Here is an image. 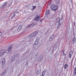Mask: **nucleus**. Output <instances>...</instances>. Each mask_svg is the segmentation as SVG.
<instances>
[{
  "label": "nucleus",
  "mask_w": 76,
  "mask_h": 76,
  "mask_svg": "<svg viewBox=\"0 0 76 76\" xmlns=\"http://www.w3.org/2000/svg\"><path fill=\"white\" fill-rule=\"evenodd\" d=\"M50 8L52 10L56 11L57 9V7L55 5H53L51 6Z\"/></svg>",
  "instance_id": "nucleus-2"
},
{
  "label": "nucleus",
  "mask_w": 76,
  "mask_h": 76,
  "mask_svg": "<svg viewBox=\"0 0 76 76\" xmlns=\"http://www.w3.org/2000/svg\"><path fill=\"white\" fill-rule=\"evenodd\" d=\"M40 73H41V69H40L39 71L38 70H37L36 72L37 75H38L39 74H40Z\"/></svg>",
  "instance_id": "nucleus-13"
},
{
  "label": "nucleus",
  "mask_w": 76,
  "mask_h": 76,
  "mask_svg": "<svg viewBox=\"0 0 76 76\" xmlns=\"http://www.w3.org/2000/svg\"><path fill=\"white\" fill-rule=\"evenodd\" d=\"M74 25H75V23H74Z\"/></svg>",
  "instance_id": "nucleus-39"
},
{
  "label": "nucleus",
  "mask_w": 76,
  "mask_h": 76,
  "mask_svg": "<svg viewBox=\"0 0 76 76\" xmlns=\"http://www.w3.org/2000/svg\"><path fill=\"white\" fill-rule=\"evenodd\" d=\"M60 0H55V2L56 4H58L59 3V1Z\"/></svg>",
  "instance_id": "nucleus-23"
},
{
  "label": "nucleus",
  "mask_w": 76,
  "mask_h": 76,
  "mask_svg": "<svg viewBox=\"0 0 76 76\" xmlns=\"http://www.w3.org/2000/svg\"><path fill=\"white\" fill-rule=\"evenodd\" d=\"M12 17H15V14H13V15H12Z\"/></svg>",
  "instance_id": "nucleus-33"
},
{
  "label": "nucleus",
  "mask_w": 76,
  "mask_h": 76,
  "mask_svg": "<svg viewBox=\"0 0 76 76\" xmlns=\"http://www.w3.org/2000/svg\"><path fill=\"white\" fill-rule=\"evenodd\" d=\"M48 4H51V2L49 1L48 2Z\"/></svg>",
  "instance_id": "nucleus-28"
},
{
  "label": "nucleus",
  "mask_w": 76,
  "mask_h": 76,
  "mask_svg": "<svg viewBox=\"0 0 76 76\" xmlns=\"http://www.w3.org/2000/svg\"><path fill=\"white\" fill-rule=\"evenodd\" d=\"M47 72V71L45 70L42 73V75H41V76H44V75H45V73H46V72Z\"/></svg>",
  "instance_id": "nucleus-16"
},
{
  "label": "nucleus",
  "mask_w": 76,
  "mask_h": 76,
  "mask_svg": "<svg viewBox=\"0 0 76 76\" xmlns=\"http://www.w3.org/2000/svg\"><path fill=\"white\" fill-rule=\"evenodd\" d=\"M12 45H10L8 49V51L9 53H10L12 52Z\"/></svg>",
  "instance_id": "nucleus-4"
},
{
  "label": "nucleus",
  "mask_w": 76,
  "mask_h": 76,
  "mask_svg": "<svg viewBox=\"0 0 76 76\" xmlns=\"http://www.w3.org/2000/svg\"><path fill=\"white\" fill-rule=\"evenodd\" d=\"M2 61L1 66L2 68H4V66H5V62L6 61H5V59L2 58Z\"/></svg>",
  "instance_id": "nucleus-3"
},
{
  "label": "nucleus",
  "mask_w": 76,
  "mask_h": 76,
  "mask_svg": "<svg viewBox=\"0 0 76 76\" xmlns=\"http://www.w3.org/2000/svg\"><path fill=\"white\" fill-rule=\"evenodd\" d=\"M61 23H59V24H58V25L57 26V28H59L60 27V25H61Z\"/></svg>",
  "instance_id": "nucleus-20"
},
{
  "label": "nucleus",
  "mask_w": 76,
  "mask_h": 76,
  "mask_svg": "<svg viewBox=\"0 0 76 76\" xmlns=\"http://www.w3.org/2000/svg\"><path fill=\"white\" fill-rule=\"evenodd\" d=\"M55 46H56V45H55Z\"/></svg>",
  "instance_id": "nucleus-41"
},
{
  "label": "nucleus",
  "mask_w": 76,
  "mask_h": 76,
  "mask_svg": "<svg viewBox=\"0 0 76 76\" xmlns=\"http://www.w3.org/2000/svg\"><path fill=\"white\" fill-rule=\"evenodd\" d=\"M73 51H72L71 52H70V54H73Z\"/></svg>",
  "instance_id": "nucleus-27"
},
{
  "label": "nucleus",
  "mask_w": 76,
  "mask_h": 76,
  "mask_svg": "<svg viewBox=\"0 0 76 76\" xmlns=\"http://www.w3.org/2000/svg\"><path fill=\"white\" fill-rule=\"evenodd\" d=\"M39 17H37L36 18L34 19V20H35V21H37V22H39Z\"/></svg>",
  "instance_id": "nucleus-6"
},
{
  "label": "nucleus",
  "mask_w": 76,
  "mask_h": 76,
  "mask_svg": "<svg viewBox=\"0 0 76 76\" xmlns=\"http://www.w3.org/2000/svg\"><path fill=\"white\" fill-rule=\"evenodd\" d=\"M54 38V35H52L50 36V37L49 38V41H51L53 40V39Z\"/></svg>",
  "instance_id": "nucleus-5"
},
{
  "label": "nucleus",
  "mask_w": 76,
  "mask_h": 76,
  "mask_svg": "<svg viewBox=\"0 0 76 76\" xmlns=\"http://www.w3.org/2000/svg\"><path fill=\"white\" fill-rule=\"evenodd\" d=\"M26 66H28V63H26Z\"/></svg>",
  "instance_id": "nucleus-32"
},
{
  "label": "nucleus",
  "mask_w": 76,
  "mask_h": 76,
  "mask_svg": "<svg viewBox=\"0 0 76 76\" xmlns=\"http://www.w3.org/2000/svg\"><path fill=\"white\" fill-rule=\"evenodd\" d=\"M49 14H50V10H46L45 15H49Z\"/></svg>",
  "instance_id": "nucleus-14"
},
{
  "label": "nucleus",
  "mask_w": 76,
  "mask_h": 76,
  "mask_svg": "<svg viewBox=\"0 0 76 76\" xmlns=\"http://www.w3.org/2000/svg\"><path fill=\"white\" fill-rule=\"evenodd\" d=\"M38 41L36 40L35 42L34 45H38Z\"/></svg>",
  "instance_id": "nucleus-18"
},
{
  "label": "nucleus",
  "mask_w": 76,
  "mask_h": 76,
  "mask_svg": "<svg viewBox=\"0 0 76 76\" xmlns=\"http://www.w3.org/2000/svg\"><path fill=\"white\" fill-rule=\"evenodd\" d=\"M35 8H36V6H33V8L32 9V10H34Z\"/></svg>",
  "instance_id": "nucleus-25"
},
{
  "label": "nucleus",
  "mask_w": 76,
  "mask_h": 76,
  "mask_svg": "<svg viewBox=\"0 0 76 76\" xmlns=\"http://www.w3.org/2000/svg\"><path fill=\"white\" fill-rule=\"evenodd\" d=\"M1 51L2 52V53H3V54H4V53H6L7 51L5 49L3 50H1Z\"/></svg>",
  "instance_id": "nucleus-11"
},
{
  "label": "nucleus",
  "mask_w": 76,
  "mask_h": 76,
  "mask_svg": "<svg viewBox=\"0 0 76 76\" xmlns=\"http://www.w3.org/2000/svg\"><path fill=\"white\" fill-rule=\"evenodd\" d=\"M68 67V64H66L64 66V69H66Z\"/></svg>",
  "instance_id": "nucleus-21"
},
{
  "label": "nucleus",
  "mask_w": 76,
  "mask_h": 76,
  "mask_svg": "<svg viewBox=\"0 0 76 76\" xmlns=\"http://www.w3.org/2000/svg\"><path fill=\"white\" fill-rule=\"evenodd\" d=\"M38 31H36L34 33L28 35V38L29 39H31V38H33V37H36V36L38 35Z\"/></svg>",
  "instance_id": "nucleus-1"
},
{
  "label": "nucleus",
  "mask_w": 76,
  "mask_h": 76,
  "mask_svg": "<svg viewBox=\"0 0 76 76\" xmlns=\"http://www.w3.org/2000/svg\"><path fill=\"white\" fill-rule=\"evenodd\" d=\"M72 42H73V43H75V42H76V38H74L73 39Z\"/></svg>",
  "instance_id": "nucleus-22"
},
{
  "label": "nucleus",
  "mask_w": 76,
  "mask_h": 76,
  "mask_svg": "<svg viewBox=\"0 0 76 76\" xmlns=\"http://www.w3.org/2000/svg\"><path fill=\"white\" fill-rule=\"evenodd\" d=\"M16 13H18V12H16Z\"/></svg>",
  "instance_id": "nucleus-38"
},
{
  "label": "nucleus",
  "mask_w": 76,
  "mask_h": 76,
  "mask_svg": "<svg viewBox=\"0 0 76 76\" xmlns=\"http://www.w3.org/2000/svg\"><path fill=\"white\" fill-rule=\"evenodd\" d=\"M42 56H40L39 58H38V60L39 61H41L42 60Z\"/></svg>",
  "instance_id": "nucleus-10"
},
{
  "label": "nucleus",
  "mask_w": 76,
  "mask_h": 76,
  "mask_svg": "<svg viewBox=\"0 0 76 76\" xmlns=\"http://www.w3.org/2000/svg\"><path fill=\"white\" fill-rule=\"evenodd\" d=\"M56 22H57V23H62L63 22L61 23L60 22V18H58L56 20Z\"/></svg>",
  "instance_id": "nucleus-9"
},
{
  "label": "nucleus",
  "mask_w": 76,
  "mask_h": 76,
  "mask_svg": "<svg viewBox=\"0 0 76 76\" xmlns=\"http://www.w3.org/2000/svg\"><path fill=\"white\" fill-rule=\"evenodd\" d=\"M6 70H4L2 74H0V76H4V75L6 74Z\"/></svg>",
  "instance_id": "nucleus-7"
},
{
  "label": "nucleus",
  "mask_w": 76,
  "mask_h": 76,
  "mask_svg": "<svg viewBox=\"0 0 76 76\" xmlns=\"http://www.w3.org/2000/svg\"><path fill=\"white\" fill-rule=\"evenodd\" d=\"M7 4V2H6L4 3V4L2 6V7H5L6 6V4Z\"/></svg>",
  "instance_id": "nucleus-17"
},
{
  "label": "nucleus",
  "mask_w": 76,
  "mask_h": 76,
  "mask_svg": "<svg viewBox=\"0 0 76 76\" xmlns=\"http://www.w3.org/2000/svg\"><path fill=\"white\" fill-rule=\"evenodd\" d=\"M56 47H57V46H56Z\"/></svg>",
  "instance_id": "nucleus-40"
},
{
  "label": "nucleus",
  "mask_w": 76,
  "mask_h": 76,
  "mask_svg": "<svg viewBox=\"0 0 76 76\" xmlns=\"http://www.w3.org/2000/svg\"><path fill=\"white\" fill-rule=\"evenodd\" d=\"M63 54H64V55H65V54H64V51L63 52Z\"/></svg>",
  "instance_id": "nucleus-36"
},
{
  "label": "nucleus",
  "mask_w": 76,
  "mask_h": 76,
  "mask_svg": "<svg viewBox=\"0 0 76 76\" xmlns=\"http://www.w3.org/2000/svg\"><path fill=\"white\" fill-rule=\"evenodd\" d=\"M74 72L75 73V74L76 75V71H74Z\"/></svg>",
  "instance_id": "nucleus-35"
},
{
  "label": "nucleus",
  "mask_w": 76,
  "mask_h": 76,
  "mask_svg": "<svg viewBox=\"0 0 76 76\" xmlns=\"http://www.w3.org/2000/svg\"><path fill=\"white\" fill-rule=\"evenodd\" d=\"M42 20H43V18L42 19H41V20H40V23H41V22H42Z\"/></svg>",
  "instance_id": "nucleus-31"
},
{
  "label": "nucleus",
  "mask_w": 76,
  "mask_h": 76,
  "mask_svg": "<svg viewBox=\"0 0 76 76\" xmlns=\"http://www.w3.org/2000/svg\"><path fill=\"white\" fill-rule=\"evenodd\" d=\"M69 57L70 58H71V57H72V54L69 53Z\"/></svg>",
  "instance_id": "nucleus-26"
},
{
  "label": "nucleus",
  "mask_w": 76,
  "mask_h": 76,
  "mask_svg": "<svg viewBox=\"0 0 76 76\" xmlns=\"http://www.w3.org/2000/svg\"><path fill=\"white\" fill-rule=\"evenodd\" d=\"M3 55V53H2L1 50H0V57H1Z\"/></svg>",
  "instance_id": "nucleus-19"
},
{
  "label": "nucleus",
  "mask_w": 76,
  "mask_h": 76,
  "mask_svg": "<svg viewBox=\"0 0 76 76\" xmlns=\"http://www.w3.org/2000/svg\"><path fill=\"white\" fill-rule=\"evenodd\" d=\"M35 25V24L34 23H33L32 24H30L28 26V28H29V27H32V26H33L34 25Z\"/></svg>",
  "instance_id": "nucleus-12"
},
{
  "label": "nucleus",
  "mask_w": 76,
  "mask_h": 76,
  "mask_svg": "<svg viewBox=\"0 0 76 76\" xmlns=\"http://www.w3.org/2000/svg\"><path fill=\"white\" fill-rule=\"evenodd\" d=\"M74 71H76V67H75Z\"/></svg>",
  "instance_id": "nucleus-34"
},
{
  "label": "nucleus",
  "mask_w": 76,
  "mask_h": 76,
  "mask_svg": "<svg viewBox=\"0 0 76 76\" xmlns=\"http://www.w3.org/2000/svg\"><path fill=\"white\" fill-rule=\"evenodd\" d=\"M12 4V2L11 1L9 3V4H8V5L9 6H11Z\"/></svg>",
  "instance_id": "nucleus-24"
},
{
  "label": "nucleus",
  "mask_w": 76,
  "mask_h": 76,
  "mask_svg": "<svg viewBox=\"0 0 76 76\" xmlns=\"http://www.w3.org/2000/svg\"><path fill=\"white\" fill-rule=\"evenodd\" d=\"M53 51H52V53H53Z\"/></svg>",
  "instance_id": "nucleus-37"
},
{
  "label": "nucleus",
  "mask_w": 76,
  "mask_h": 76,
  "mask_svg": "<svg viewBox=\"0 0 76 76\" xmlns=\"http://www.w3.org/2000/svg\"><path fill=\"white\" fill-rule=\"evenodd\" d=\"M15 60V56H13L11 59V61L12 62L13 61H14Z\"/></svg>",
  "instance_id": "nucleus-15"
},
{
  "label": "nucleus",
  "mask_w": 76,
  "mask_h": 76,
  "mask_svg": "<svg viewBox=\"0 0 76 76\" xmlns=\"http://www.w3.org/2000/svg\"><path fill=\"white\" fill-rule=\"evenodd\" d=\"M37 41L39 40V38L38 37H37Z\"/></svg>",
  "instance_id": "nucleus-29"
},
{
  "label": "nucleus",
  "mask_w": 76,
  "mask_h": 76,
  "mask_svg": "<svg viewBox=\"0 0 76 76\" xmlns=\"http://www.w3.org/2000/svg\"><path fill=\"white\" fill-rule=\"evenodd\" d=\"M2 34V32H0V36H1Z\"/></svg>",
  "instance_id": "nucleus-30"
},
{
  "label": "nucleus",
  "mask_w": 76,
  "mask_h": 76,
  "mask_svg": "<svg viewBox=\"0 0 76 76\" xmlns=\"http://www.w3.org/2000/svg\"><path fill=\"white\" fill-rule=\"evenodd\" d=\"M22 29V26H19L17 28V30L18 31H20Z\"/></svg>",
  "instance_id": "nucleus-8"
}]
</instances>
